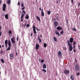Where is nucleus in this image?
<instances>
[{"label":"nucleus","instance_id":"nucleus-1","mask_svg":"<svg viewBox=\"0 0 80 80\" xmlns=\"http://www.w3.org/2000/svg\"><path fill=\"white\" fill-rule=\"evenodd\" d=\"M67 42L68 43V45L69 47V50L70 52H71V51H72V50H73L72 44H70V41H67Z\"/></svg>","mask_w":80,"mask_h":80},{"label":"nucleus","instance_id":"nucleus-2","mask_svg":"<svg viewBox=\"0 0 80 80\" xmlns=\"http://www.w3.org/2000/svg\"><path fill=\"white\" fill-rule=\"evenodd\" d=\"M32 28L34 33V34H36V29H36V30H37L38 31H40V29H38V28H37L35 27V26L34 25L33 26Z\"/></svg>","mask_w":80,"mask_h":80},{"label":"nucleus","instance_id":"nucleus-3","mask_svg":"<svg viewBox=\"0 0 80 80\" xmlns=\"http://www.w3.org/2000/svg\"><path fill=\"white\" fill-rule=\"evenodd\" d=\"M11 41L12 43L13 44V46H16V43H15V37H13V38H11Z\"/></svg>","mask_w":80,"mask_h":80},{"label":"nucleus","instance_id":"nucleus-4","mask_svg":"<svg viewBox=\"0 0 80 80\" xmlns=\"http://www.w3.org/2000/svg\"><path fill=\"white\" fill-rule=\"evenodd\" d=\"M8 48L7 50H10L11 48V42L9 40L8 42Z\"/></svg>","mask_w":80,"mask_h":80},{"label":"nucleus","instance_id":"nucleus-5","mask_svg":"<svg viewBox=\"0 0 80 80\" xmlns=\"http://www.w3.org/2000/svg\"><path fill=\"white\" fill-rule=\"evenodd\" d=\"M75 68V69H76L77 71H78L79 70V66L78 64H76L75 65V66L74 67Z\"/></svg>","mask_w":80,"mask_h":80},{"label":"nucleus","instance_id":"nucleus-6","mask_svg":"<svg viewBox=\"0 0 80 80\" xmlns=\"http://www.w3.org/2000/svg\"><path fill=\"white\" fill-rule=\"evenodd\" d=\"M63 73L65 75H68L70 73V71L68 70H65L63 71Z\"/></svg>","mask_w":80,"mask_h":80},{"label":"nucleus","instance_id":"nucleus-7","mask_svg":"<svg viewBox=\"0 0 80 80\" xmlns=\"http://www.w3.org/2000/svg\"><path fill=\"white\" fill-rule=\"evenodd\" d=\"M10 58L11 59H13L14 58V54L11 53L9 55Z\"/></svg>","mask_w":80,"mask_h":80},{"label":"nucleus","instance_id":"nucleus-8","mask_svg":"<svg viewBox=\"0 0 80 80\" xmlns=\"http://www.w3.org/2000/svg\"><path fill=\"white\" fill-rule=\"evenodd\" d=\"M6 8H7V6H6V4H3L2 10L3 11H5Z\"/></svg>","mask_w":80,"mask_h":80},{"label":"nucleus","instance_id":"nucleus-9","mask_svg":"<svg viewBox=\"0 0 80 80\" xmlns=\"http://www.w3.org/2000/svg\"><path fill=\"white\" fill-rule=\"evenodd\" d=\"M23 17H24V14H23V13H22L21 15V22H23Z\"/></svg>","mask_w":80,"mask_h":80},{"label":"nucleus","instance_id":"nucleus-10","mask_svg":"<svg viewBox=\"0 0 80 80\" xmlns=\"http://www.w3.org/2000/svg\"><path fill=\"white\" fill-rule=\"evenodd\" d=\"M21 7H22V10L25 9V7L24 6V4L23 3H22L21 4Z\"/></svg>","mask_w":80,"mask_h":80},{"label":"nucleus","instance_id":"nucleus-11","mask_svg":"<svg viewBox=\"0 0 80 80\" xmlns=\"http://www.w3.org/2000/svg\"><path fill=\"white\" fill-rule=\"evenodd\" d=\"M73 38H70L69 39V43H73Z\"/></svg>","mask_w":80,"mask_h":80},{"label":"nucleus","instance_id":"nucleus-12","mask_svg":"<svg viewBox=\"0 0 80 80\" xmlns=\"http://www.w3.org/2000/svg\"><path fill=\"white\" fill-rule=\"evenodd\" d=\"M55 33L56 34V35H58V37H59L60 36V33H59V32L58 31H55Z\"/></svg>","mask_w":80,"mask_h":80},{"label":"nucleus","instance_id":"nucleus-13","mask_svg":"<svg viewBox=\"0 0 80 80\" xmlns=\"http://www.w3.org/2000/svg\"><path fill=\"white\" fill-rule=\"evenodd\" d=\"M58 55L59 57L61 58L62 57V52L61 51H59L58 52Z\"/></svg>","mask_w":80,"mask_h":80},{"label":"nucleus","instance_id":"nucleus-14","mask_svg":"<svg viewBox=\"0 0 80 80\" xmlns=\"http://www.w3.org/2000/svg\"><path fill=\"white\" fill-rule=\"evenodd\" d=\"M35 49L36 50H38V48L40 47V45L38 44L36 45Z\"/></svg>","mask_w":80,"mask_h":80},{"label":"nucleus","instance_id":"nucleus-15","mask_svg":"<svg viewBox=\"0 0 80 80\" xmlns=\"http://www.w3.org/2000/svg\"><path fill=\"white\" fill-rule=\"evenodd\" d=\"M5 46L6 48H7V45H8V40H5Z\"/></svg>","mask_w":80,"mask_h":80},{"label":"nucleus","instance_id":"nucleus-16","mask_svg":"<svg viewBox=\"0 0 80 80\" xmlns=\"http://www.w3.org/2000/svg\"><path fill=\"white\" fill-rule=\"evenodd\" d=\"M57 29L58 30H63V28H61L60 26H59L57 28Z\"/></svg>","mask_w":80,"mask_h":80},{"label":"nucleus","instance_id":"nucleus-17","mask_svg":"<svg viewBox=\"0 0 80 80\" xmlns=\"http://www.w3.org/2000/svg\"><path fill=\"white\" fill-rule=\"evenodd\" d=\"M70 78L72 80H74V79L75 78L74 77V76L73 75H72L70 77Z\"/></svg>","mask_w":80,"mask_h":80},{"label":"nucleus","instance_id":"nucleus-18","mask_svg":"<svg viewBox=\"0 0 80 80\" xmlns=\"http://www.w3.org/2000/svg\"><path fill=\"white\" fill-rule=\"evenodd\" d=\"M41 15L42 17H44V12H43V9L41 10Z\"/></svg>","mask_w":80,"mask_h":80},{"label":"nucleus","instance_id":"nucleus-19","mask_svg":"<svg viewBox=\"0 0 80 80\" xmlns=\"http://www.w3.org/2000/svg\"><path fill=\"white\" fill-rule=\"evenodd\" d=\"M54 27H57L58 26V22L57 21H55L54 23Z\"/></svg>","mask_w":80,"mask_h":80},{"label":"nucleus","instance_id":"nucleus-20","mask_svg":"<svg viewBox=\"0 0 80 80\" xmlns=\"http://www.w3.org/2000/svg\"><path fill=\"white\" fill-rule=\"evenodd\" d=\"M55 17H56V19L57 20L58 19V18H59V15L58 14H56L55 15Z\"/></svg>","mask_w":80,"mask_h":80},{"label":"nucleus","instance_id":"nucleus-21","mask_svg":"<svg viewBox=\"0 0 80 80\" xmlns=\"http://www.w3.org/2000/svg\"><path fill=\"white\" fill-rule=\"evenodd\" d=\"M5 18H6L7 20L8 19V14H6L5 15Z\"/></svg>","mask_w":80,"mask_h":80},{"label":"nucleus","instance_id":"nucleus-22","mask_svg":"<svg viewBox=\"0 0 80 80\" xmlns=\"http://www.w3.org/2000/svg\"><path fill=\"white\" fill-rule=\"evenodd\" d=\"M40 36H38V40L39 42H41L42 40L41 39H40Z\"/></svg>","mask_w":80,"mask_h":80},{"label":"nucleus","instance_id":"nucleus-23","mask_svg":"<svg viewBox=\"0 0 80 80\" xmlns=\"http://www.w3.org/2000/svg\"><path fill=\"white\" fill-rule=\"evenodd\" d=\"M29 18V16H28V14H26V16L25 17V18H26V19H28Z\"/></svg>","mask_w":80,"mask_h":80},{"label":"nucleus","instance_id":"nucleus-24","mask_svg":"<svg viewBox=\"0 0 80 80\" xmlns=\"http://www.w3.org/2000/svg\"><path fill=\"white\" fill-rule=\"evenodd\" d=\"M43 68H47V66L46 65V64H44L43 65Z\"/></svg>","mask_w":80,"mask_h":80},{"label":"nucleus","instance_id":"nucleus-25","mask_svg":"<svg viewBox=\"0 0 80 80\" xmlns=\"http://www.w3.org/2000/svg\"><path fill=\"white\" fill-rule=\"evenodd\" d=\"M11 2V1H10V0H8L7 4H8V5H10Z\"/></svg>","mask_w":80,"mask_h":80},{"label":"nucleus","instance_id":"nucleus-26","mask_svg":"<svg viewBox=\"0 0 80 80\" xmlns=\"http://www.w3.org/2000/svg\"><path fill=\"white\" fill-rule=\"evenodd\" d=\"M36 18L37 19H38V20H39V22H40V21H41V20H40V18H39V17H38V16H36Z\"/></svg>","mask_w":80,"mask_h":80},{"label":"nucleus","instance_id":"nucleus-27","mask_svg":"<svg viewBox=\"0 0 80 80\" xmlns=\"http://www.w3.org/2000/svg\"><path fill=\"white\" fill-rule=\"evenodd\" d=\"M54 40L55 42H57V38L55 37H53Z\"/></svg>","mask_w":80,"mask_h":80},{"label":"nucleus","instance_id":"nucleus-28","mask_svg":"<svg viewBox=\"0 0 80 80\" xmlns=\"http://www.w3.org/2000/svg\"><path fill=\"white\" fill-rule=\"evenodd\" d=\"M1 61L2 63H4V60H3V59L2 58L1 60Z\"/></svg>","mask_w":80,"mask_h":80},{"label":"nucleus","instance_id":"nucleus-29","mask_svg":"<svg viewBox=\"0 0 80 80\" xmlns=\"http://www.w3.org/2000/svg\"><path fill=\"white\" fill-rule=\"evenodd\" d=\"M47 44H46L45 43H44V47L45 48L47 47Z\"/></svg>","mask_w":80,"mask_h":80},{"label":"nucleus","instance_id":"nucleus-30","mask_svg":"<svg viewBox=\"0 0 80 80\" xmlns=\"http://www.w3.org/2000/svg\"><path fill=\"white\" fill-rule=\"evenodd\" d=\"M72 30H73V31H74V32H77V30L76 29V28H72Z\"/></svg>","mask_w":80,"mask_h":80},{"label":"nucleus","instance_id":"nucleus-31","mask_svg":"<svg viewBox=\"0 0 80 80\" xmlns=\"http://www.w3.org/2000/svg\"><path fill=\"white\" fill-rule=\"evenodd\" d=\"M51 13V11H49L47 12V13L48 15H50Z\"/></svg>","mask_w":80,"mask_h":80},{"label":"nucleus","instance_id":"nucleus-32","mask_svg":"<svg viewBox=\"0 0 80 80\" xmlns=\"http://www.w3.org/2000/svg\"><path fill=\"white\" fill-rule=\"evenodd\" d=\"M42 71H43L44 73H46V72H47V71H46V70L44 69L42 70Z\"/></svg>","mask_w":80,"mask_h":80},{"label":"nucleus","instance_id":"nucleus-33","mask_svg":"<svg viewBox=\"0 0 80 80\" xmlns=\"http://www.w3.org/2000/svg\"><path fill=\"white\" fill-rule=\"evenodd\" d=\"M73 45L74 46H75V45H76V42L75 41L73 42Z\"/></svg>","mask_w":80,"mask_h":80},{"label":"nucleus","instance_id":"nucleus-34","mask_svg":"<svg viewBox=\"0 0 80 80\" xmlns=\"http://www.w3.org/2000/svg\"><path fill=\"white\" fill-rule=\"evenodd\" d=\"M9 34H11V33H12V31L10 30L8 32Z\"/></svg>","mask_w":80,"mask_h":80},{"label":"nucleus","instance_id":"nucleus-35","mask_svg":"<svg viewBox=\"0 0 80 80\" xmlns=\"http://www.w3.org/2000/svg\"><path fill=\"white\" fill-rule=\"evenodd\" d=\"M27 25V23H25V24H23V25H23V27H26V25Z\"/></svg>","mask_w":80,"mask_h":80},{"label":"nucleus","instance_id":"nucleus-36","mask_svg":"<svg viewBox=\"0 0 80 80\" xmlns=\"http://www.w3.org/2000/svg\"><path fill=\"white\" fill-rule=\"evenodd\" d=\"M22 12L24 14H25V10H22Z\"/></svg>","mask_w":80,"mask_h":80},{"label":"nucleus","instance_id":"nucleus-37","mask_svg":"<svg viewBox=\"0 0 80 80\" xmlns=\"http://www.w3.org/2000/svg\"><path fill=\"white\" fill-rule=\"evenodd\" d=\"M30 27V25L29 24H28L27 25H26V27Z\"/></svg>","mask_w":80,"mask_h":80},{"label":"nucleus","instance_id":"nucleus-38","mask_svg":"<svg viewBox=\"0 0 80 80\" xmlns=\"http://www.w3.org/2000/svg\"><path fill=\"white\" fill-rule=\"evenodd\" d=\"M63 31H62L61 32H60V34L62 35L63 34Z\"/></svg>","mask_w":80,"mask_h":80},{"label":"nucleus","instance_id":"nucleus-39","mask_svg":"<svg viewBox=\"0 0 80 80\" xmlns=\"http://www.w3.org/2000/svg\"><path fill=\"white\" fill-rule=\"evenodd\" d=\"M77 62H78L77 60V59H76V58H75V62L77 63Z\"/></svg>","mask_w":80,"mask_h":80},{"label":"nucleus","instance_id":"nucleus-40","mask_svg":"<svg viewBox=\"0 0 80 80\" xmlns=\"http://www.w3.org/2000/svg\"><path fill=\"white\" fill-rule=\"evenodd\" d=\"M0 52L1 54H3V50H1L0 51Z\"/></svg>","mask_w":80,"mask_h":80},{"label":"nucleus","instance_id":"nucleus-41","mask_svg":"<svg viewBox=\"0 0 80 80\" xmlns=\"http://www.w3.org/2000/svg\"><path fill=\"white\" fill-rule=\"evenodd\" d=\"M1 36H2V31H0V38Z\"/></svg>","mask_w":80,"mask_h":80},{"label":"nucleus","instance_id":"nucleus-42","mask_svg":"<svg viewBox=\"0 0 80 80\" xmlns=\"http://www.w3.org/2000/svg\"><path fill=\"white\" fill-rule=\"evenodd\" d=\"M63 48L64 49V50H67V48H66V47H63Z\"/></svg>","mask_w":80,"mask_h":80},{"label":"nucleus","instance_id":"nucleus-43","mask_svg":"<svg viewBox=\"0 0 80 80\" xmlns=\"http://www.w3.org/2000/svg\"><path fill=\"white\" fill-rule=\"evenodd\" d=\"M77 76H78V75H80V73L78 72V73H77Z\"/></svg>","mask_w":80,"mask_h":80},{"label":"nucleus","instance_id":"nucleus-44","mask_svg":"<svg viewBox=\"0 0 80 80\" xmlns=\"http://www.w3.org/2000/svg\"><path fill=\"white\" fill-rule=\"evenodd\" d=\"M44 62V60H41V63H43V62Z\"/></svg>","mask_w":80,"mask_h":80},{"label":"nucleus","instance_id":"nucleus-45","mask_svg":"<svg viewBox=\"0 0 80 80\" xmlns=\"http://www.w3.org/2000/svg\"><path fill=\"white\" fill-rule=\"evenodd\" d=\"M56 20H57V18H54L53 19V21H54V22H55V21H56Z\"/></svg>","mask_w":80,"mask_h":80},{"label":"nucleus","instance_id":"nucleus-46","mask_svg":"<svg viewBox=\"0 0 80 80\" xmlns=\"http://www.w3.org/2000/svg\"><path fill=\"white\" fill-rule=\"evenodd\" d=\"M17 41H18V37L17 38Z\"/></svg>","mask_w":80,"mask_h":80},{"label":"nucleus","instance_id":"nucleus-47","mask_svg":"<svg viewBox=\"0 0 80 80\" xmlns=\"http://www.w3.org/2000/svg\"><path fill=\"white\" fill-rule=\"evenodd\" d=\"M71 1L72 3V4H73V0H71Z\"/></svg>","mask_w":80,"mask_h":80},{"label":"nucleus","instance_id":"nucleus-48","mask_svg":"<svg viewBox=\"0 0 80 80\" xmlns=\"http://www.w3.org/2000/svg\"><path fill=\"white\" fill-rule=\"evenodd\" d=\"M78 49H79V50H80V46H78Z\"/></svg>","mask_w":80,"mask_h":80},{"label":"nucleus","instance_id":"nucleus-49","mask_svg":"<svg viewBox=\"0 0 80 80\" xmlns=\"http://www.w3.org/2000/svg\"><path fill=\"white\" fill-rule=\"evenodd\" d=\"M75 46L73 45V49H75Z\"/></svg>","mask_w":80,"mask_h":80},{"label":"nucleus","instance_id":"nucleus-50","mask_svg":"<svg viewBox=\"0 0 80 80\" xmlns=\"http://www.w3.org/2000/svg\"><path fill=\"white\" fill-rule=\"evenodd\" d=\"M20 2H18V5L19 6V5H20Z\"/></svg>","mask_w":80,"mask_h":80},{"label":"nucleus","instance_id":"nucleus-51","mask_svg":"<svg viewBox=\"0 0 80 80\" xmlns=\"http://www.w3.org/2000/svg\"><path fill=\"white\" fill-rule=\"evenodd\" d=\"M18 43H19V45H20V44H21V42H18Z\"/></svg>","mask_w":80,"mask_h":80},{"label":"nucleus","instance_id":"nucleus-52","mask_svg":"<svg viewBox=\"0 0 80 80\" xmlns=\"http://www.w3.org/2000/svg\"><path fill=\"white\" fill-rule=\"evenodd\" d=\"M73 52H74V53H75L76 52V50H75V49H74L73 50Z\"/></svg>","mask_w":80,"mask_h":80},{"label":"nucleus","instance_id":"nucleus-53","mask_svg":"<svg viewBox=\"0 0 80 80\" xmlns=\"http://www.w3.org/2000/svg\"><path fill=\"white\" fill-rule=\"evenodd\" d=\"M32 35H33V33H31V37H32Z\"/></svg>","mask_w":80,"mask_h":80},{"label":"nucleus","instance_id":"nucleus-54","mask_svg":"<svg viewBox=\"0 0 80 80\" xmlns=\"http://www.w3.org/2000/svg\"><path fill=\"white\" fill-rule=\"evenodd\" d=\"M1 3H2V0H0V4H1Z\"/></svg>","mask_w":80,"mask_h":80},{"label":"nucleus","instance_id":"nucleus-55","mask_svg":"<svg viewBox=\"0 0 80 80\" xmlns=\"http://www.w3.org/2000/svg\"><path fill=\"white\" fill-rule=\"evenodd\" d=\"M39 10H41L42 9H41V8L40 7V8H39Z\"/></svg>","mask_w":80,"mask_h":80},{"label":"nucleus","instance_id":"nucleus-56","mask_svg":"<svg viewBox=\"0 0 80 80\" xmlns=\"http://www.w3.org/2000/svg\"><path fill=\"white\" fill-rule=\"evenodd\" d=\"M1 28H1V26L0 25V31L1 30Z\"/></svg>","mask_w":80,"mask_h":80},{"label":"nucleus","instance_id":"nucleus-57","mask_svg":"<svg viewBox=\"0 0 80 80\" xmlns=\"http://www.w3.org/2000/svg\"><path fill=\"white\" fill-rule=\"evenodd\" d=\"M78 6H80V2L78 4Z\"/></svg>","mask_w":80,"mask_h":80},{"label":"nucleus","instance_id":"nucleus-58","mask_svg":"<svg viewBox=\"0 0 80 80\" xmlns=\"http://www.w3.org/2000/svg\"><path fill=\"white\" fill-rule=\"evenodd\" d=\"M59 2H58V1H57V3H58Z\"/></svg>","mask_w":80,"mask_h":80},{"label":"nucleus","instance_id":"nucleus-59","mask_svg":"<svg viewBox=\"0 0 80 80\" xmlns=\"http://www.w3.org/2000/svg\"><path fill=\"white\" fill-rule=\"evenodd\" d=\"M16 56H17V55H18L17 52H16Z\"/></svg>","mask_w":80,"mask_h":80},{"label":"nucleus","instance_id":"nucleus-60","mask_svg":"<svg viewBox=\"0 0 80 80\" xmlns=\"http://www.w3.org/2000/svg\"><path fill=\"white\" fill-rule=\"evenodd\" d=\"M40 37H42V34H40Z\"/></svg>","mask_w":80,"mask_h":80},{"label":"nucleus","instance_id":"nucleus-61","mask_svg":"<svg viewBox=\"0 0 80 80\" xmlns=\"http://www.w3.org/2000/svg\"><path fill=\"white\" fill-rule=\"evenodd\" d=\"M2 47H4V45H2Z\"/></svg>","mask_w":80,"mask_h":80},{"label":"nucleus","instance_id":"nucleus-62","mask_svg":"<svg viewBox=\"0 0 80 80\" xmlns=\"http://www.w3.org/2000/svg\"><path fill=\"white\" fill-rule=\"evenodd\" d=\"M66 22H67V23H68V20H67Z\"/></svg>","mask_w":80,"mask_h":80},{"label":"nucleus","instance_id":"nucleus-63","mask_svg":"<svg viewBox=\"0 0 80 80\" xmlns=\"http://www.w3.org/2000/svg\"><path fill=\"white\" fill-rule=\"evenodd\" d=\"M1 47H2V46L0 45V48H1Z\"/></svg>","mask_w":80,"mask_h":80},{"label":"nucleus","instance_id":"nucleus-64","mask_svg":"<svg viewBox=\"0 0 80 80\" xmlns=\"http://www.w3.org/2000/svg\"><path fill=\"white\" fill-rule=\"evenodd\" d=\"M5 73H7V71H6Z\"/></svg>","mask_w":80,"mask_h":80}]
</instances>
